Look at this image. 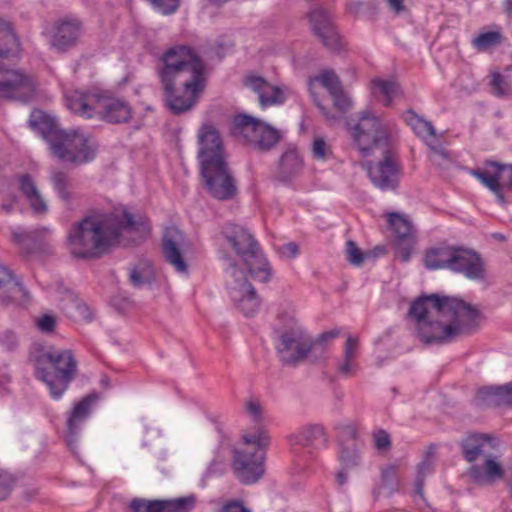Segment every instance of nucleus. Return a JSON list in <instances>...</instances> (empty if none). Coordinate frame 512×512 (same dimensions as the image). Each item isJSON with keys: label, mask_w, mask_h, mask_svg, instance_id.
Here are the masks:
<instances>
[{"label": "nucleus", "mask_w": 512, "mask_h": 512, "mask_svg": "<svg viewBox=\"0 0 512 512\" xmlns=\"http://www.w3.org/2000/svg\"><path fill=\"white\" fill-rule=\"evenodd\" d=\"M409 315L425 344H446L474 334L480 327L479 310L455 297L425 295L411 303Z\"/></svg>", "instance_id": "f257e3e1"}, {"label": "nucleus", "mask_w": 512, "mask_h": 512, "mask_svg": "<svg viewBox=\"0 0 512 512\" xmlns=\"http://www.w3.org/2000/svg\"><path fill=\"white\" fill-rule=\"evenodd\" d=\"M149 233L150 224L146 217L123 209L105 216L84 218L70 229L67 246L74 258L88 259L100 256L120 241L137 244Z\"/></svg>", "instance_id": "f03ea898"}, {"label": "nucleus", "mask_w": 512, "mask_h": 512, "mask_svg": "<svg viewBox=\"0 0 512 512\" xmlns=\"http://www.w3.org/2000/svg\"><path fill=\"white\" fill-rule=\"evenodd\" d=\"M198 142L201 175L207 192L217 200L233 199L237 184L219 132L213 125L205 124L198 132Z\"/></svg>", "instance_id": "7ed1b4c3"}, {"label": "nucleus", "mask_w": 512, "mask_h": 512, "mask_svg": "<svg viewBox=\"0 0 512 512\" xmlns=\"http://www.w3.org/2000/svg\"><path fill=\"white\" fill-rule=\"evenodd\" d=\"M28 123L48 141L52 154L60 161L80 165L96 157L97 142L82 130L60 129L54 118L40 110L31 113Z\"/></svg>", "instance_id": "20e7f679"}, {"label": "nucleus", "mask_w": 512, "mask_h": 512, "mask_svg": "<svg viewBox=\"0 0 512 512\" xmlns=\"http://www.w3.org/2000/svg\"><path fill=\"white\" fill-rule=\"evenodd\" d=\"M65 99L68 109L82 118L112 124L127 123L132 118V108L125 100L100 92L72 91Z\"/></svg>", "instance_id": "39448f33"}, {"label": "nucleus", "mask_w": 512, "mask_h": 512, "mask_svg": "<svg viewBox=\"0 0 512 512\" xmlns=\"http://www.w3.org/2000/svg\"><path fill=\"white\" fill-rule=\"evenodd\" d=\"M36 375L50 390L53 398L59 399L75 378L77 362L69 350H42L36 356Z\"/></svg>", "instance_id": "423d86ee"}, {"label": "nucleus", "mask_w": 512, "mask_h": 512, "mask_svg": "<svg viewBox=\"0 0 512 512\" xmlns=\"http://www.w3.org/2000/svg\"><path fill=\"white\" fill-rule=\"evenodd\" d=\"M221 233L251 277L260 282H268L271 268L253 235L245 227L234 223L225 224Z\"/></svg>", "instance_id": "0eeeda50"}, {"label": "nucleus", "mask_w": 512, "mask_h": 512, "mask_svg": "<svg viewBox=\"0 0 512 512\" xmlns=\"http://www.w3.org/2000/svg\"><path fill=\"white\" fill-rule=\"evenodd\" d=\"M244 446L233 451L232 467L236 478L243 484H254L264 475L265 447L270 437L259 430L243 435Z\"/></svg>", "instance_id": "6e6552de"}, {"label": "nucleus", "mask_w": 512, "mask_h": 512, "mask_svg": "<svg viewBox=\"0 0 512 512\" xmlns=\"http://www.w3.org/2000/svg\"><path fill=\"white\" fill-rule=\"evenodd\" d=\"M163 67L159 70L162 85L167 87L170 81H176L181 86H191L197 79L204 78L202 60L188 47L175 46L163 55Z\"/></svg>", "instance_id": "1a4fd4ad"}, {"label": "nucleus", "mask_w": 512, "mask_h": 512, "mask_svg": "<svg viewBox=\"0 0 512 512\" xmlns=\"http://www.w3.org/2000/svg\"><path fill=\"white\" fill-rule=\"evenodd\" d=\"M353 145L362 157H370L376 152L389 148L390 133L386 124L370 111L361 113L356 123H347Z\"/></svg>", "instance_id": "9d476101"}, {"label": "nucleus", "mask_w": 512, "mask_h": 512, "mask_svg": "<svg viewBox=\"0 0 512 512\" xmlns=\"http://www.w3.org/2000/svg\"><path fill=\"white\" fill-rule=\"evenodd\" d=\"M232 132L262 152L273 149L282 138L280 130L247 114H239L234 117Z\"/></svg>", "instance_id": "9b49d317"}, {"label": "nucleus", "mask_w": 512, "mask_h": 512, "mask_svg": "<svg viewBox=\"0 0 512 512\" xmlns=\"http://www.w3.org/2000/svg\"><path fill=\"white\" fill-rule=\"evenodd\" d=\"M36 92L37 82L32 74L0 64V99L26 103L34 99Z\"/></svg>", "instance_id": "f8f14e48"}, {"label": "nucleus", "mask_w": 512, "mask_h": 512, "mask_svg": "<svg viewBox=\"0 0 512 512\" xmlns=\"http://www.w3.org/2000/svg\"><path fill=\"white\" fill-rule=\"evenodd\" d=\"M279 357L285 364H295L315 352L313 340L299 325H293L280 336L277 347Z\"/></svg>", "instance_id": "ddd939ff"}, {"label": "nucleus", "mask_w": 512, "mask_h": 512, "mask_svg": "<svg viewBox=\"0 0 512 512\" xmlns=\"http://www.w3.org/2000/svg\"><path fill=\"white\" fill-rule=\"evenodd\" d=\"M382 160L377 163L365 161L361 167L366 170L372 184L382 191L395 190L399 183V166L390 148L380 151Z\"/></svg>", "instance_id": "4468645a"}, {"label": "nucleus", "mask_w": 512, "mask_h": 512, "mask_svg": "<svg viewBox=\"0 0 512 512\" xmlns=\"http://www.w3.org/2000/svg\"><path fill=\"white\" fill-rule=\"evenodd\" d=\"M228 261L233 278L228 286L230 297L245 316L251 317L258 311L260 300L253 286L248 283L244 273L236 268L233 260L229 258Z\"/></svg>", "instance_id": "2eb2a0df"}, {"label": "nucleus", "mask_w": 512, "mask_h": 512, "mask_svg": "<svg viewBox=\"0 0 512 512\" xmlns=\"http://www.w3.org/2000/svg\"><path fill=\"white\" fill-rule=\"evenodd\" d=\"M165 101L173 114H181L190 110L197 101L199 94L204 89V78L197 79L191 86H181L176 81H170V85H162Z\"/></svg>", "instance_id": "dca6fc26"}, {"label": "nucleus", "mask_w": 512, "mask_h": 512, "mask_svg": "<svg viewBox=\"0 0 512 512\" xmlns=\"http://www.w3.org/2000/svg\"><path fill=\"white\" fill-rule=\"evenodd\" d=\"M49 34L50 46L58 52H66L79 44L83 24L77 18H62L52 24Z\"/></svg>", "instance_id": "f3484780"}, {"label": "nucleus", "mask_w": 512, "mask_h": 512, "mask_svg": "<svg viewBox=\"0 0 512 512\" xmlns=\"http://www.w3.org/2000/svg\"><path fill=\"white\" fill-rule=\"evenodd\" d=\"M450 270L462 273L471 280H483L485 278V266L480 255L462 247H453Z\"/></svg>", "instance_id": "a211bd4d"}, {"label": "nucleus", "mask_w": 512, "mask_h": 512, "mask_svg": "<svg viewBox=\"0 0 512 512\" xmlns=\"http://www.w3.org/2000/svg\"><path fill=\"white\" fill-rule=\"evenodd\" d=\"M244 85L258 95L261 108L281 105L286 101L284 89L271 84L261 76L247 75L244 79Z\"/></svg>", "instance_id": "6ab92c4d"}, {"label": "nucleus", "mask_w": 512, "mask_h": 512, "mask_svg": "<svg viewBox=\"0 0 512 512\" xmlns=\"http://www.w3.org/2000/svg\"><path fill=\"white\" fill-rule=\"evenodd\" d=\"M15 182L33 214L37 216L46 215L49 211V205L41 193L36 180L30 174L23 173L15 176Z\"/></svg>", "instance_id": "aec40b11"}, {"label": "nucleus", "mask_w": 512, "mask_h": 512, "mask_svg": "<svg viewBox=\"0 0 512 512\" xmlns=\"http://www.w3.org/2000/svg\"><path fill=\"white\" fill-rule=\"evenodd\" d=\"M387 220L394 230L397 244L400 248V257L406 262L410 259L411 249L415 242L414 229L409 218L396 212L389 213Z\"/></svg>", "instance_id": "412c9836"}, {"label": "nucleus", "mask_w": 512, "mask_h": 512, "mask_svg": "<svg viewBox=\"0 0 512 512\" xmlns=\"http://www.w3.org/2000/svg\"><path fill=\"white\" fill-rule=\"evenodd\" d=\"M309 17L312 30L324 46L330 50H338L340 48V38L328 13L322 8H316L311 11Z\"/></svg>", "instance_id": "4be33fe9"}, {"label": "nucleus", "mask_w": 512, "mask_h": 512, "mask_svg": "<svg viewBox=\"0 0 512 512\" xmlns=\"http://www.w3.org/2000/svg\"><path fill=\"white\" fill-rule=\"evenodd\" d=\"M183 243L184 235L178 228H166L162 241L163 254L166 261L178 272H186L187 270V264L180 251Z\"/></svg>", "instance_id": "5701e85b"}, {"label": "nucleus", "mask_w": 512, "mask_h": 512, "mask_svg": "<svg viewBox=\"0 0 512 512\" xmlns=\"http://www.w3.org/2000/svg\"><path fill=\"white\" fill-rule=\"evenodd\" d=\"M29 299L28 291L6 266L0 265V303H24Z\"/></svg>", "instance_id": "b1692460"}, {"label": "nucleus", "mask_w": 512, "mask_h": 512, "mask_svg": "<svg viewBox=\"0 0 512 512\" xmlns=\"http://www.w3.org/2000/svg\"><path fill=\"white\" fill-rule=\"evenodd\" d=\"M461 446L464 458L474 462L479 457L491 455L498 448L499 441L486 434H473L464 439Z\"/></svg>", "instance_id": "393cba45"}, {"label": "nucleus", "mask_w": 512, "mask_h": 512, "mask_svg": "<svg viewBox=\"0 0 512 512\" xmlns=\"http://www.w3.org/2000/svg\"><path fill=\"white\" fill-rule=\"evenodd\" d=\"M96 394L82 398L72 409L67 419V443L72 446L75 439L91 412L92 405L97 401Z\"/></svg>", "instance_id": "a878e982"}, {"label": "nucleus", "mask_w": 512, "mask_h": 512, "mask_svg": "<svg viewBox=\"0 0 512 512\" xmlns=\"http://www.w3.org/2000/svg\"><path fill=\"white\" fill-rule=\"evenodd\" d=\"M477 400L488 406L512 405V382L502 386H487L477 392Z\"/></svg>", "instance_id": "bb28decb"}, {"label": "nucleus", "mask_w": 512, "mask_h": 512, "mask_svg": "<svg viewBox=\"0 0 512 512\" xmlns=\"http://www.w3.org/2000/svg\"><path fill=\"white\" fill-rule=\"evenodd\" d=\"M303 169V161L296 150L286 151L280 158L276 178L281 182H289L297 177Z\"/></svg>", "instance_id": "cd10ccee"}, {"label": "nucleus", "mask_w": 512, "mask_h": 512, "mask_svg": "<svg viewBox=\"0 0 512 512\" xmlns=\"http://www.w3.org/2000/svg\"><path fill=\"white\" fill-rule=\"evenodd\" d=\"M313 82L320 83L324 88H326L328 90V92L331 95V94L337 93V91L342 89V86H341L338 76L332 70H324L318 76H316L313 80H311L310 84H309V89L314 98L315 105L321 110L322 114L326 117L327 120L335 121L336 117L333 116L323 105H321L320 102L318 101V99L312 93Z\"/></svg>", "instance_id": "c85d7f7f"}, {"label": "nucleus", "mask_w": 512, "mask_h": 512, "mask_svg": "<svg viewBox=\"0 0 512 512\" xmlns=\"http://www.w3.org/2000/svg\"><path fill=\"white\" fill-rule=\"evenodd\" d=\"M51 233L48 227L36 228L32 231H24L21 229L12 232L13 239L27 252L32 253Z\"/></svg>", "instance_id": "c756f323"}, {"label": "nucleus", "mask_w": 512, "mask_h": 512, "mask_svg": "<svg viewBox=\"0 0 512 512\" xmlns=\"http://www.w3.org/2000/svg\"><path fill=\"white\" fill-rule=\"evenodd\" d=\"M60 309L74 321H90L92 313L79 297L67 294L60 300Z\"/></svg>", "instance_id": "7c9ffc66"}, {"label": "nucleus", "mask_w": 512, "mask_h": 512, "mask_svg": "<svg viewBox=\"0 0 512 512\" xmlns=\"http://www.w3.org/2000/svg\"><path fill=\"white\" fill-rule=\"evenodd\" d=\"M469 475L476 481L483 479L487 481H493L496 479H501L504 475V470L492 453L487 458H485L482 466H471L469 469Z\"/></svg>", "instance_id": "2f4dec72"}, {"label": "nucleus", "mask_w": 512, "mask_h": 512, "mask_svg": "<svg viewBox=\"0 0 512 512\" xmlns=\"http://www.w3.org/2000/svg\"><path fill=\"white\" fill-rule=\"evenodd\" d=\"M50 181L58 198L66 207H71L76 194L73 192V185L67 173L62 171H53Z\"/></svg>", "instance_id": "473e14b6"}, {"label": "nucleus", "mask_w": 512, "mask_h": 512, "mask_svg": "<svg viewBox=\"0 0 512 512\" xmlns=\"http://www.w3.org/2000/svg\"><path fill=\"white\" fill-rule=\"evenodd\" d=\"M453 246L435 247L426 251L424 265L429 270L447 268L450 270Z\"/></svg>", "instance_id": "72a5a7b5"}, {"label": "nucleus", "mask_w": 512, "mask_h": 512, "mask_svg": "<svg viewBox=\"0 0 512 512\" xmlns=\"http://www.w3.org/2000/svg\"><path fill=\"white\" fill-rule=\"evenodd\" d=\"M486 177H493L500 182L507 190H512V164H501L496 161L487 160L484 168L481 169Z\"/></svg>", "instance_id": "f704fd0d"}, {"label": "nucleus", "mask_w": 512, "mask_h": 512, "mask_svg": "<svg viewBox=\"0 0 512 512\" xmlns=\"http://www.w3.org/2000/svg\"><path fill=\"white\" fill-rule=\"evenodd\" d=\"M324 436V428L321 425H308L291 434L288 439L291 445L307 447Z\"/></svg>", "instance_id": "c9c22d12"}, {"label": "nucleus", "mask_w": 512, "mask_h": 512, "mask_svg": "<svg viewBox=\"0 0 512 512\" xmlns=\"http://www.w3.org/2000/svg\"><path fill=\"white\" fill-rule=\"evenodd\" d=\"M338 460L343 469H354L361 463L360 445L348 444L339 446Z\"/></svg>", "instance_id": "e433bc0d"}, {"label": "nucleus", "mask_w": 512, "mask_h": 512, "mask_svg": "<svg viewBox=\"0 0 512 512\" xmlns=\"http://www.w3.org/2000/svg\"><path fill=\"white\" fill-rule=\"evenodd\" d=\"M18 52L19 43L16 35L9 28H0V58L14 56Z\"/></svg>", "instance_id": "4c0bfd02"}, {"label": "nucleus", "mask_w": 512, "mask_h": 512, "mask_svg": "<svg viewBox=\"0 0 512 512\" xmlns=\"http://www.w3.org/2000/svg\"><path fill=\"white\" fill-rule=\"evenodd\" d=\"M469 173L479 180L486 188H488L498 199L500 204L505 203L504 194L502 192L505 189L500 182L493 177H486L485 173L480 168L469 169Z\"/></svg>", "instance_id": "58836bf2"}, {"label": "nucleus", "mask_w": 512, "mask_h": 512, "mask_svg": "<svg viewBox=\"0 0 512 512\" xmlns=\"http://www.w3.org/2000/svg\"><path fill=\"white\" fill-rule=\"evenodd\" d=\"M130 512H168L166 501L133 499L129 505Z\"/></svg>", "instance_id": "ea45409f"}, {"label": "nucleus", "mask_w": 512, "mask_h": 512, "mask_svg": "<svg viewBox=\"0 0 512 512\" xmlns=\"http://www.w3.org/2000/svg\"><path fill=\"white\" fill-rule=\"evenodd\" d=\"M339 446L358 443V426L354 422H343L336 426Z\"/></svg>", "instance_id": "a19ab883"}, {"label": "nucleus", "mask_w": 512, "mask_h": 512, "mask_svg": "<svg viewBox=\"0 0 512 512\" xmlns=\"http://www.w3.org/2000/svg\"><path fill=\"white\" fill-rule=\"evenodd\" d=\"M502 42V35L497 31H488L479 34L472 41V45L479 51H486L499 45Z\"/></svg>", "instance_id": "79ce46f5"}, {"label": "nucleus", "mask_w": 512, "mask_h": 512, "mask_svg": "<svg viewBox=\"0 0 512 512\" xmlns=\"http://www.w3.org/2000/svg\"><path fill=\"white\" fill-rule=\"evenodd\" d=\"M397 470L395 464H388L381 468V485L389 489V493L397 490Z\"/></svg>", "instance_id": "37998d69"}, {"label": "nucleus", "mask_w": 512, "mask_h": 512, "mask_svg": "<svg viewBox=\"0 0 512 512\" xmlns=\"http://www.w3.org/2000/svg\"><path fill=\"white\" fill-rule=\"evenodd\" d=\"M490 84L493 89V94L498 97L509 96L512 94V86L510 82L498 72L491 74Z\"/></svg>", "instance_id": "c03bdc74"}, {"label": "nucleus", "mask_w": 512, "mask_h": 512, "mask_svg": "<svg viewBox=\"0 0 512 512\" xmlns=\"http://www.w3.org/2000/svg\"><path fill=\"white\" fill-rule=\"evenodd\" d=\"M373 84L377 87L380 93L385 97L384 104L389 105L391 101L396 97L399 87L393 81H385L381 79L373 80Z\"/></svg>", "instance_id": "a18cd8bd"}, {"label": "nucleus", "mask_w": 512, "mask_h": 512, "mask_svg": "<svg viewBox=\"0 0 512 512\" xmlns=\"http://www.w3.org/2000/svg\"><path fill=\"white\" fill-rule=\"evenodd\" d=\"M166 504L168 512H189L194 507L195 497L188 496L174 500H167Z\"/></svg>", "instance_id": "49530a36"}, {"label": "nucleus", "mask_w": 512, "mask_h": 512, "mask_svg": "<svg viewBox=\"0 0 512 512\" xmlns=\"http://www.w3.org/2000/svg\"><path fill=\"white\" fill-rule=\"evenodd\" d=\"M244 409L254 423L264 421V408L259 400L253 398L246 400Z\"/></svg>", "instance_id": "de8ad7c7"}, {"label": "nucleus", "mask_w": 512, "mask_h": 512, "mask_svg": "<svg viewBox=\"0 0 512 512\" xmlns=\"http://www.w3.org/2000/svg\"><path fill=\"white\" fill-rule=\"evenodd\" d=\"M152 279V273L148 269L133 268L129 273L130 283L136 288H140L143 285L150 283Z\"/></svg>", "instance_id": "09e8293b"}, {"label": "nucleus", "mask_w": 512, "mask_h": 512, "mask_svg": "<svg viewBox=\"0 0 512 512\" xmlns=\"http://www.w3.org/2000/svg\"><path fill=\"white\" fill-rule=\"evenodd\" d=\"M312 154L317 160H325L331 157L332 151L323 138H315L312 143Z\"/></svg>", "instance_id": "8fccbe9b"}, {"label": "nucleus", "mask_w": 512, "mask_h": 512, "mask_svg": "<svg viewBox=\"0 0 512 512\" xmlns=\"http://www.w3.org/2000/svg\"><path fill=\"white\" fill-rule=\"evenodd\" d=\"M374 447L378 451H386L391 447V438L387 431L383 429H377L372 433Z\"/></svg>", "instance_id": "3c124183"}, {"label": "nucleus", "mask_w": 512, "mask_h": 512, "mask_svg": "<svg viewBox=\"0 0 512 512\" xmlns=\"http://www.w3.org/2000/svg\"><path fill=\"white\" fill-rule=\"evenodd\" d=\"M346 257L355 266H360L364 261V254L352 240L346 242Z\"/></svg>", "instance_id": "603ef678"}, {"label": "nucleus", "mask_w": 512, "mask_h": 512, "mask_svg": "<svg viewBox=\"0 0 512 512\" xmlns=\"http://www.w3.org/2000/svg\"><path fill=\"white\" fill-rule=\"evenodd\" d=\"M13 485V476L4 470H0V501L5 500L10 495Z\"/></svg>", "instance_id": "864d4df0"}, {"label": "nucleus", "mask_w": 512, "mask_h": 512, "mask_svg": "<svg viewBox=\"0 0 512 512\" xmlns=\"http://www.w3.org/2000/svg\"><path fill=\"white\" fill-rule=\"evenodd\" d=\"M331 97L333 98L334 107L341 112L348 111L352 106V101L343 88L337 91V93L331 94Z\"/></svg>", "instance_id": "5fc2aeb1"}, {"label": "nucleus", "mask_w": 512, "mask_h": 512, "mask_svg": "<svg viewBox=\"0 0 512 512\" xmlns=\"http://www.w3.org/2000/svg\"><path fill=\"white\" fill-rule=\"evenodd\" d=\"M18 336L11 329H5L0 333V344L7 350H14L18 346Z\"/></svg>", "instance_id": "6e6d98bb"}, {"label": "nucleus", "mask_w": 512, "mask_h": 512, "mask_svg": "<svg viewBox=\"0 0 512 512\" xmlns=\"http://www.w3.org/2000/svg\"><path fill=\"white\" fill-rule=\"evenodd\" d=\"M339 334V329H333L331 331L322 333L315 341H313V345H315V352L320 355L323 354L326 350L324 343L328 340L336 338Z\"/></svg>", "instance_id": "4d7b16f0"}, {"label": "nucleus", "mask_w": 512, "mask_h": 512, "mask_svg": "<svg viewBox=\"0 0 512 512\" xmlns=\"http://www.w3.org/2000/svg\"><path fill=\"white\" fill-rule=\"evenodd\" d=\"M155 8L164 14H171L179 6V0H148Z\"/></svg>", "instance_id": "13d9d810"}, {"label": "nucleus", "mask_w": 512, "mask_h": 512, "mask_svg": "<svg viewBox=\"0 0 512 512\" xmlns=\"http://www.w3.org/2000/svg\"><path fill=\"white\" fill-rule=\"evenodd\" d=\"M358 349V338L348 336L344 345L343 358L350 359L356 362Z\"/></svg>", "instance_id": "bf43d9fd"}, {"label": "nucleus", "mask_w": 512, "mask_h": 512, "mask_svg": "<svg viewBox=\"0 0 512 512\" xmlns=\"http://www.w3.org/2000/svg\"><path fill=\"white\" fill-rule=\"evenodd\" d=\"M357 368V364L355 361L343 358L340 359L337 363V371L345 377H350L354 374Z\"/></svg>", "instance_id": "052dcab7"}, {"label": "nucleus", "mask_w": 512, "mask_h": 512, "mask_svg": "<svg viewBox=\"0 0 512 512\" xmlns=\"http://www.w3.org/2000/svg\"><path fill=\"white\" fill-rule=\"evenodd\" d=\"M416 133L417 136L423 138V139H428L430 137H435L436 136V131H435V128L434 126L432 125L431 122L423 119L420 124L418 125L417 129L414 131Z\"/></svg>", "instance_id": "680f3d73"}, {"label": "nucleus", "mask_w": 512, "mask_h": 512, "mask_svg": "<svg viewBox=\"0 0 512 512\" xmlns=\"http://www.w3.org/2000/svg\"><path fill=\"white\" fill-rule=\"evenodd\" d=\"M37 327L44 333H50L55 329L56 319L52 315L45 314L37 319Z\"/></svg>", "instance_id": "e2e57ef3"}, {"label": "nucleus", "mask_w": 512, "mask_h": 512, "mask_svg": "<svg viewBox=\"0 0 512 512\" xmlns=\"http://www.w3.org/2000/svg\"><path fill=\"white\" fill-rule=\"evenodd\" d=\"M16 203L17 197L15 195L8 194L6 197L0 195V213H11Z\"/></svg>", "instance_id": "0e129e2a"}, {"label": "nucleus", "mask_w": 512, "mask_h": 512, "mask_svg": "<svg viewBox=\"0 0 512 512\" xmlns=\"http://www.w3.org/2000/svg\"><path fill=\"white\" fill-rule=\"evenodd\" d=\"M430 160L437 165H444L450 162L447 153L436 147H431Z\"/></svg>", "instance_id": "69168bd1"}, {"label": "nucleus", "mask_w": 512, "mask_h": 512, "mask_svg": "<svg viewBox=\"0 0 512 512\" xmlns=\"http://www.w3.org/2000/svg\"><path fill=\"white\" fill-rule=\"evenodd\" d=\"M433 463L430 459H423L417 466V477L425 479L433 473Z\"/></svg>", "instance_id": "338daca9"}, {"label": "nucleus", "mask_w": 512, "mask_h": 512, "mask_svg": "<svg viewBox=\"0 0 512 512\" xmlns=\"http://www.w3.org/2000/svg\"><path fill=\"white\" fill-rule=\"evenodd\" d=\"M219 512H250L241 502L231 501L225 504Z\"/></svg>", "instance_id": "774afa93"}]
</instances>
